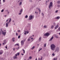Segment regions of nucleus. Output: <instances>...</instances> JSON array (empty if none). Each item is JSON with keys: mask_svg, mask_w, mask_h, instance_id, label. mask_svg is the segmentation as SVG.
I'll list each match as a JSON object with an SVG mask.
<instances>
[{"mask_svg": "<svg viewBox=\"0 0 60 60\" xmlns=\"http://www.w3.org/2000/svg\"><path fill=\"white\" fill-rule=\"evenodd\" d=\"M58 27H59V26L58 25H57V26H56L55 27L54 29H56V28H57Z\"/></svg>", "mask_w": 60, "mask_h": 60, "instance_id": "1a4fd4ad", "label": "nucleus"}, {"mask_svg": "<svg viewBox=\"0 0 60 60\" xmlns=\"http://www.w3.org/2000/svg\"><path fill=\"white\" fill-rule=\"evenodd\" d=\"M38 12H36V14H38Z\"/></svg>", "mask_w": 60, "mask_h": 60, "instance_id": "0e129e2a", "label": "nucleus"}, {"mask_svg": "<svg viewBox=\"0 0 60 60\" xmlns=\"http://www.w3.org/2000/svg\"><path fill=\"white\" fill-rule=\"evenodd\" d=\"M42 49V48H41V49H40L39 50V51H40V50H41Z\"/></svg>", "mask_w": 60, "mask_h": 60, "instance_id": "c03bdc74", "label": "nucleus"}, {"mask_svg": "<svg viewBox=\"0 0 60 60\" xmlns=\"http://www.w3.org/2000/svg\"><path fill=\"white\" fill-rule=\"evenodd\" d=\"M57 3L58 4H60V1H58L57 2Z\"/></svg>", "mask_w": 60, "mask_h": 60, "instance_id": "4be33fe9", "label": "nucleus"}, {"mask_svg": "<svg viewBox=\"0 0 60 60\" xmlns=\"http://www.w3.org/2000/svg\"><path fill=\"white\" fill-rule=\"evenodd\" d=\"M18 56V54H16L15 55V56Z\"/></svg>", "mask_w": 60, "mask_h": 60, "instance_id": "09e8293b", "label": "nucleus"}, {"mask_svg": "<svg viewBox=\"0 0 60 60\" xmlns=\"http://www.w3.org/2000/svg\"><path fill=\"white\" fill-rule=\"evenodd\" d=\"M32 9V8H30V10H31Z\"/></svg>", "mask_w": 60, "mask_h": 60, "instance_id": "69168bd1", "label": "nucleus"}, {"mask_svg": "<svg viewBox=\"0 0 60 60\" xmlns=\"http://www.w3.org/2000/svg\"><path fill=\"white\" fill-rule=\"evenodd\" d=\"M20 13H19V15H21L22 13V12H23V9H21V10L20 11Z\"/></svg>", "mask_w": 60, "mask_h": 60, "instance_id": "0eeeda50", "label": "nucleus"}, {"mask_svg": "<svg viewBox=\"0 0 60 60\" xmlns=\"http://www.w3.org/2000/svg\"><path fill=\"white\" fill-rule=\"evenodd\" d=\"M21 0H19V1H18V3H19L20 2V1Z\"/></svg>", "mask_w": 60, "mask_h": 60, "instance_id": "864d4df0", "label": "nucleus"}, {"mask_svg": "<svg viewBox=\"0 0 60 60\" xmlns=\"http://www.w3.org/2000/svg\"><path fill=\"white\" fill-rule=\"evenodd\" d=\"M11 18H10L9 19V21L8 22H6V26L7 27H8V26H9V23H10V22H11Z\"/></svg>", "mask_w": 60, "mask_h": 60, "instance_id": "f03ea898", "label": "nucleus"}, {"mask_svg": "<svg viewBox=\"0 0 60 60\" xmlns=\"http://www.w3.org/2000/svg\"><path fill=\"white\" fill-rule=\"evenodd\" d=\"M34 18V17H33V16L32 15H30L29 16V18L28 20H32V19Z\"/></svg>", "mask_w": 60, "mask_h": 60, "instance_id": "20e7f679", "label": "nucleus"}, {"mask_svg": "<svg viewBox=\"0 0 60 60\" xmlns=\"http://www.w3.org/2000/svg\"><path fill=\"white\" fill-rule=\"evenodd\" d=\"M21 45H23L24 44V41L23 40H22L21 41Z\"/></svg>", "mask_w": 60, "mask_h": 60, "instance_id": "6e6552de", "label": "nucleus"}, {"mask_svg": "<svg viewBox=\"0 0 60 60\" xmlns=\"http://www.w3.org/2000/svg\"><path fill=\"white\" fill-rule=\"evenodd\" d=\"M55 37L56 38H58V36H57V35H55Z\"/></svg>", "mask_w": 60, "mask_h": 60, "instance_id": "a878e982", "label": "nucleus"}, {"mask_svg": "<svg viewBox=\"0 0 60 60\" xmlns=\"http://www.w3.org/2000/svg\"><path fill=\"white\" fill-rule=\"evenodd\" d=\"M13 50L14 51H15V48H14V49H13Z\"/></svg>", "mask_w": 60, "mask_h": 60, "instance_id": "13d9d810", "label": "nucleus"}, {"mask_svg": "<svg viewBox=\"0 0 60 60\" xmlns=\"http://www.w3.org/2000/svg\"><path fill=\"white\" fill-rule=\"evenodd\" d=\"M35 48V46H33L32 48H31V49H34Z\"/></svg>", "mask_w": 60, "mask_h": 60, "instance_id": "cd10ccee", "label": "nucleus"}, {"mask_svg": "<svg viewBox=\"0 0 60 60\" xmlns=\"http://www.w3.org/2000/svg\"><path fill=\"white\" fill-rule=\"evenodd\" d=\"M24 32L25 33H26L27 34H28V33H29V32H28V31L27 30L26 31H25V30L24 31Z\"/></svg>", "mask_w": 60, "mask_h": 60, "instance_id": "2eb2a0df", "label": "nucleus"}, {"mask_svg": "<svg viewBox=\"0 0 60 60\" xmlns=\"http://www.w3.org/2000/svg\"><path fill=\"white\" fill-rule=\"evenodd\" d=\"M58 12V10H56L55 11V13H57Z\"/></svg>", "mask_w": 60, "mask_h": 60, "instance_id": "a19ab883", "label": "nucleus"}, {"mask_svg": "<svg viewBox=\"0 0 60 60\" xmlns=\"http://www.w3.org/2000/svg\"><path fill=\"white\" fill-rule=\"evenodd\" d=\"M22 50L23 51V53H25V51L24 50V49H22Z\"/></svg>", "mask_w": 60, "mask_h": 60, "instance_id": "c756f323", "label": "nucleus"}, {"mask_svg": "<svg viewBox=\"0 0 60 60\" xmlns=\"http://www.w3.org/2000/svg\"><path fill=\"white\" fill-rule=\"evenodd\" d=\"M1 44H0V48L1 47Z\"/></svg>", "mask_w": 60, "mask_h": 60, "instance_id": "4d7b16f0", "label": "nucleus"}, {"mask_svg": "<svg viewBox=\"0 0 60 60\" xmlns=\"http://www.w3.org/2000/svg\"><path fill=\"white\" fill-rule=\"evenodd\" d=\"M29 2H32V0H29Z\"/></svg>", "mask_w": 60, "mask_h": 60, "instance_id": "e433bc0d", "label": "nucleus"}, {"mask_svg": "<svg viewBox=\"0 0 60 60\" xmlns=\"http://www.w3.org/2000/svg\"><path fill=\"white\" fill-rule=\"evenodd\" d=\"M0 31H0V34H2V33H2V31H3L2 30V29H0Z\"/></svg>", "mask_w": 60, "mask_h": 60, "instance_id": "f3484780", "label": "nucleus"}, {"mask_svg": "<svg viewBox=\"0 0 60 60\" xmlns=\"http://www.w3.org/2000/svg\"><path fill=\"white\" fill-rule=\"evenodd\" d=\"M35 60H37V58H36Z\"/></svg>", "mask_w": 60, "mask_h": 60, "instance_id": "774afa93", "label": "nucleus"}, {"mask_svg": "<svg viewBox=\"0 0 60 60\" xmlns=\"http://www.w3.org/2000/svg\"><path fill=\"white\" fill-rule=\"evenodd\" d=\"M41 15L42 16H43L44 15V14H43V13L42 12L41 14Z\"/></svg>", "mask_w": 60, "mask_h": 60, "instance_id": "72a5a7b5", "label": "nucleus"}, {"mask_svg": "<svg viewBox=\"0 0 60 60\" xmlns=\"http://www.w3.org/2000/svg\"><path fill=\"white\" fill-rule=\"evenodd\" d=\"M60 18V17L59 16H58L56 18H55V19H59Z\"/></svg>", "mask_w": 60, "mask_h": 60, "instance_id": "dca6fc26", "label": "nucleus"}, {"mask_svg": "<svg viewBox=\"0 0 60 60\" xmlns=\"http://www.w3.org/2000/svg\"><path fill=\"white\" fill-rule=\"evenodd\" d=\"M6 17H7V15H4V17H5V18H6Z\"/></svg>", "mask_w": 60, "mask_h": 60, "instance_id": "603ef678", "label": "nucleus"}, {"mask_svg": "<svg viewBox=\"0 0 60 60\" xmlns=\"http://www.w3.org/2000/svg\"><path fill=\"white\" fill-rule=\"evenodd\" d=\"M3 1L4 3L5 1V0H3Z\"/></svg>", "mask_w": 60, "mask_h": 60, "instance_id": "8fccbe9b", "label": "nucleus"}, {"mask_svg": "<svg viewBox=\"0 0 60 60\" xmlns=\"http://www.w3.org/2000/svg\"><path fill=\"white\" fill-rule=\"evenodd\" d=\"M2 34L4 35H5V34H6V32H4L3 31H2Z\"/></svg>", "mask_w": 60, "mask_h": 60, "instance_id": "9b49d317", "label": "nucleus"}, {"mask_svg": "<svg viewBox=\"0 0 60 60\" xmlns=\"http://www.w3.org/2000/svg\"><path fill=\"white\" fill-rule=\"evenodd\" d=\"M51 29H53V28H54V26H53V25H52L51 26Z\"/></svg>", "mask_w": 60, "mask_h": 60, "instance_id": "412c9836", "label": "nucleus"}, {"mask_svg": "<svg viewBox=\"0 0 60 60\" xmlns=\"http://www.w3.org/2000/svg\"><path fill=\"white\" fill-rule=\"evenodd\" d=\"M14 39H15V38H12V40L13 42H14V41H15V40H14Z\"/></svg>", "mask_w": 60, "mask_h": 60, "instance_id": "4468645a", "label": "nucleus"}, {"mask_svg": "<svg viewBox=\"0 0 60 60\" xmlns=\"http://www.w3.org/2000/svg\"><path fill=\"white\" fill-rule=\"evenodd\" d=\"M6 41V40H4V41H5H5Z\"/></svg>", "mask_w": 60, "mask_h": 60, "instance_id": "5fc2aeb1", "label": "nucleus"}, {"mask_svg": "<svg viewBox=\"0 0 60 60\" xmlns=\"http://www.w3.org/2000/svg\"><path fill=\"white\" fill-rule=\"evenodd\" d=\"M28 41H30V38L28 39Z\"/></svg>", "mask_w": 60, "mask_h": 60, "instance_id": "c9c22d12", "label": "nucleus"}, {"mask_svg": "<svg viewBox=\"0 0 60 60\" xmlns=\"http://www.w3.org/2000/svg\"><path fill=\"white\" fill-rule=\"evenodd\" d=\"M19 49V47H18L17 48V50H18Z\"/></svg>", "mask_w": 60, "mask_h": 60, "instance_id": "3c124183", "label": "nucleus"}, {"mask_svg": "<svg viewBox=\"0 0 60 60\" xmlns=\"http://www.w3.org/2000/svg\"><path fill=\"white\" fill-rule=\"evenodd\" d=\"M4 11V9L2 10H1V12H3V11Z\"/></svg>", "mask_w": 60, "mask_h": 60, "instance_id": "79ce46f5", "label": "nucleus"}, {"mask_svg": "<svg viewBox=\"0 0 60 60\" xmlns=\"http://www.w3.org/2000/svg\"><path fill=\"white\" fill-rule=\"evenodd\" d=\"M20 36L19 35L18 36V39H19V38H20Z\"/></svg>", "mask_w": 60, "mask_h": 60, "instance_id": "4c0bfd02", "label": "nucleus"}, {"mask_svg": "<svg viewBox=\"0 0 60 60\" xmlns=\"http://www.w3.org/2000/svg\"><path fill=\"white\" fill-rule=\"evenodd\" d=\"M54 38V37H52L49 40V41H51L52 40V39H53V38Z\"/></svg>", "mask_w": 60, "mask_h": 60, "instance_id": "f8f14e48", "label": "nucleus"}, {"mask_svg": "<svg viewBox=\"0 0 60 60\" xmlns=\"http://www.w3.org/2000/svg\"><path fill=\"white\" fill-rule=\"evenodd\" d=\"M26 41V40H24V41Z\"/></svg>", "mask_w": 60, "mask_h": 60, "instance_id": "338daca9", "label": "nucleus"}, {"mask_svg": "<svg viewBox=\"0 0 60 60\" xmlns=\"http://www.w3.org/2000/svg\"><path fill=\"white\" fill-rule=\"evenodd\" d=\"M20 30H18V32H20Z\"/></svg>", "mask_w": 60, "mask_h": 60, "instance_id": "6e6d98bb", "label": "nucleus"}, {"mask_svg": "<svg viewBox=\"0 0 60 60\" xmlns=\"http://www.w3.org/2000/svg\"><path fill=\"white\" fill-rule=\"evenodd\" d=\"M32 56H30L29 57V59H32Z\"/></svg>", "mask_w": 60, "mask_h": 60, "instance_id": "b1692460", "label": "nucleus"}, {"mask_svg": "<svg viewBox=\"0 0 60 60\" xmlns=\"http://www.w3.org/2000/svg\"><path fill=\"white\" fill-rule=\"evenodd\" d=\"M26 33V32H24V34H25V35H26V33Z\"/></svg>", "mask_w": 60, "mask_h": 60, "instance_id": "de8ad7c7", "label": "nucleus"}, {"mask_svg": "<svg viewBox=\"0 0 60 60\" xmlns=\"http://www.w3.org/2000/svg\"><path fill=\"white\" fill-rule=\"evenodd\" d=\"M5 48H6V49H7V47L6 46V47Z\"/></svg>", "mask_w": 60, "mask_h": 60, "instance_id": "e2e57ef3", "label": "nucleus"}, {"mask_svg": "<svg viewBox=\"0 0 60 60\" xmlns=\"http://www.w3.org/2000/svg\"><path fill=\"white\" fill-rule=\"evenodd\" d=\"M31 40H33V38H31Z\"/></svg>", "mask_w": 60, "mask_h": 60, "instance_id": "052dcab7", "label": "nucleus"}, {"mask_svg": "<svg viewBox=\"0 0 60 60\" xmlns=\"http://www.w3.org/2000/svg\"><path fill=\"white\" fill-rule=\"evenodd\" d=\"M4 53L3 50H1L0 51V55H2Z\"/></svg>", "mask_w": 60, "mask_h": 60, "instance_id": "9d476101", "label": "nucleus"}, {"mask_svg": "<svg viewBox=\"0 0 60 60\" xmlns=\"http://www.w3.org/2000/svg\"><path fill=\"white\" fill-rule=\"evenodd\" d=\"M17 55H18V56H19V53L18 52L17 53Z\"/></svg>", "mask_w": 60, "mask_h": 60, "instance_id": "ea45409f", "label": "nucleus"}, {"mask_svg": "<svg viewBox=\"0 0 60 60\" xmlns=\"http://www.w3.org/2000/svg\"><path fill=\"white\" fill-rule=\"evenodd\" d=\"M51 49L52 50L54 51L55 49L56 46L54 44H52L50 46Z\"/></svg>", "mask_w": 60, "mask_h": 60, "instance_id": "f257e3e1", "label": "nucleus"}, {"mask_svg": "<svg viewBox=\"0 0 60 60\" xmlns=\"http://www.w3.org/2000/svg\"><path fill=\"white\" fill-rule=\"evenodd\" d=\"M52 56H55V54L54 53H53L52 54Z\"/></svg>", "mask_w": 60, "mask_h": 60, "instance_id": "37998d69", "label": "nucleus"}, {"mask_svg": "<svg viewBox=\"0 0 60 60\" xmlns=\"http://www.w3.org/2000/svg\"><path fill=\"white\" fill-rule=\"evenodd\" d=\"M52 6L53 4H52V2H51L49 7V9L50 10H51V8H52Z\"/></svg>", "mask_w": 60, "mask_h": 60, "instance_id": "7ed1b4c3", "label": "nucleus"}, {"mask_svg": "<svg viewBox=\"0 0 60 60\" xmlns=\"http://www.w3.org/2000/svg\"><path fill=\"white\" fill-rule=\"evenodd\" d=\"M53 25H54V26H56V24L55 23V22H54L53 23Z\"/></svg>", "mask_w": 60, "mask_h": 60, "instance_id": "2f4dec72", "label": "nucleus"}, {"mask_svg": "<svg viewBox=\"0 0 60 60\" xmlns=\"http://www.w3.org/2000/svg\"><path fill=\"white\" fill-rule=\"evenodd\" d=\"M6 44V42H4V43H3V45H4V44Z\"/></svg>", "mask_w": 60, "mask_h": 60, "instance_id": "c85d7f7f", "label": "nucleus"}, {"mask_svg": "<svg viewBox=\"0 0 60 60\" xmlns=\"http://www.w3.org/2000/svg\"><path fill=\"white\" fill-rule=\"evenodd\" d=\"M16 36H18V34L17 33H16Z\"/></svg>", "mask_w": 60, "mask_h": 60, "instance_id": "58836bf2", "label": "nucleus"}, {"mask_svg": "<svg viewBox=\"0 0 60 60\" xmlns=\"http://www.w3.org/2000/svg\"><path fill=\"white\" fill-rule=\"evenodd\" d=\"M57 58H54L53 59V60H57Z\"/></svg>", "mask_w": 60, "mask_h": 60, "instance_id": "393cba45", "label": "nucleus"}, {"mask_svg": "<svg viewBox=\"0 0 60 60\" xmlns=\"http://www.w3.org/2000/svg\"><path fill=\"white\" fill-rule=\"evenodd\" d=\"M15 46H19V45L18 44H16L15 45Z\"/></svg>", "mask_w": 60, "mask_h": 60, "instance_id": "bb28decb", "label": "nucleus"}, {"mask_svg": "<svg viewBox=\"0 0 60 60\" xmlns=\"http://www.w3.org/2000/svg\"><path fill=\"white\" fill-rule=\"evenodd\" d=\"M21 55L22 56H23V55H24V54L22 53Z\"/></svg>", "mask_w": 60, "mask_h": 60, "instance_id": "bf43d9fd", "label": "nucleus"}, {"mask_svg": "<svg viewBox=\"0 0 60 60\" xmlns=\"http://www.w3.org/2000/svg\"><path fill=\"white\" fill-rule=\"evenodd\" d=\"M58 30H59V31H60V27H59L58 28Z\"/></svg>", "mask_w": 60, "mask_h": 60, "instance_id": "a18cd8bd", "label": "nucleus"}, {"mask_svg": "<svg viewBox=\"0 0 60 60\" xmlns=\"http://www.w3.org/2000/svg\"><path fill=\"white\" fill-rule=\"evenodd\" d=\"M44 28H47V26L46 25L44 26Z\"/></svg>", "mask_w": 60, "mask_h": 60, "instance_id": "7c9ffc66", "label": "nucleus"}, {"mask_svg": "<svg viewBox=\"0 0 60 60\" xmlns=\"http://www.w3.org/2000/svg\"><path fill=\"white\" fill-rule=\"evenodd\" d=\"M44 47H46V44H44Z\"/></svg>", "mask_w": 60, "mask_h": 60, "instance_id": "473e14b6", "label": "nucleus"}, {"mask_svg": "<svg viewBox=\"0 0 60 60\" xmlns=\"http://www.w3.org/2000/svg\"><path fill=\"white\" fill-rule=\"evenodd\" d=\"M8 20H7V21H6V22H7V21H8Z\"/></svg>", "mask_w": 60, "mask_h": 60, "instance_id": "680f3d73", "label": "nucleus"}, {"mask_svg": "<svg viewBox=\"0 0 60 60\" xmlns=\"http://www.w3.org/2000/svg\"><path fill=\"white\" fill-rule=\"evenodd\" d=\"M28 17V16L27 15H26L25 17V18H27Z\"/></svg>", "mask_w": 60, "mask_h": 60, "instance_id": "f704fd0d", "label": "nucleus"}, {"mask_svg": "<svg viewBox=\"0 0 60 60\" xmlns=\"http://www.w3.org/2000/svg\"><path fill=\"white\" fill-rule=\"evenodd\" d=\"M42 57H41V59L40 58H39L38 59V60H42Z\"/></svg>", "mask_w": 60, "mask_h": 60, "instance_id": "aec40b11", "label": "nucleus"}, {"mask_svg": "<svg viewBox=\"0 0 60 60\" xmlns=\"http://www.w3.org/2000/svg\"><path fill=\"white\" fill-rule=\"evenodd\" d=\"M41 37H40L39 38V41H41Z\"/></svg>", "mask_w": 60, "mask_h": 60, "instance_id": "6ab92c4d", "label": "nucleus"}, {"mask_svg": "<svg viewBox=\"0 0 60 60\" xmlns=\"http://www.w3.org/2000/svg\"><path fill=\"white\" fill-rule=\"evenodd\" d=\"M14 59H17L18 57H17L16 56H15L13 57Z\"/></svg>", "mask_w": 60, "mask_h": 60, "instance_id": "a211bd4d", "label": "nucleus"}, {"mask_svg": "<svg viewBox=\"0 0 60 60\" xmlns=\"http://www.w3.org/2000/svg\"><path fill=\"white\" fill-rule=\"evenodd\" d=\"M59 49L58 47H57L56 48V50L55 51L57 52H59Z\"/></svg>", "mask_w": 60, "mask_h": 60, "instance_id": "423d86ee", "label": "nucleus"}, {"mask_svg": "<svg viewBox=\"0 0 60 60\" xmlns=\"http://www.w3.org/2000/svg\"><path fill=\"white\" fill-rule=\"evenodd\" d=\"M38 11H39V12H40V13H39V14H40V13H41V10H40V8H38Z\"/></svg>", "mask_w": 60, "mask_h": 60, "instance_id": "5701e85b", "label": "nucleus"}, {"mask_svg": "<svg viewBox=\"0 0 60 60\" xmlns=\"http://www.w3.org/2000/svg\"><path fill=\"white\" fill-rule=\"evenodd\" d=\"M57 6H58V7H59L60 6V5H57Z\"/></svg>", "mask_w": 60, "mask_h": 60, "instance_id": "49530a36", "label": "nucleus"}, {"mask_svg": "<svg viewBox=\"0 0 60 60\" xmlns=\"http://www.w3.org/2000/svg\"><path fill=\"white\" fill-rule=\"evenodd\" d=\"M22 2H21V1L20 2V3L19 4V6H20V5H22Z\"/></svg>", "mask_w": 60, "mask_h": 60, "instance_id": "ddd939ff", "label": "nucleus"}, {"mask_svg": "<svg viewBox=\"0 0 60 60\" xmlns=\"http://www.w3.org/2000/svg\"><path fill=\"white\" fill-rule=\"evenodd\" d=\"M50 35V33H46V34H45V36H48Z\"/></svg>", "mask_w": 60, "mask_h": 60, "instance_id": "39448f33", "label": "nucleus"}]
</instances>
